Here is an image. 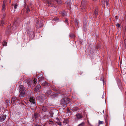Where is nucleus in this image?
Masks as SVG:
<instances>
[{
	"label": "nucleus",
	"mask_w": 126,
	"mask_h": 126,
	"mask_svg": "<svg viewBox=\"0 0 126 126\" xmlns=\"http://www.w3.org/2000/svg\"><path fill=\"white\" fill-rule=\"evenodd\" d=\"M67 7H68L69 8H71V5L69 3H67Z\"/></svg>",
	"instance_id": "c85d7f7f"
},
{
	"label": "nucleus",
	"mask_w": 126,
	"mask_h": 126,
	"mask_svg": "<svg viewBox=\"0 0 126 126\" xmlns=\"http://www.w3.org/2000/svg\"><path fill=\"white\" fill-rule=\"evenodd\" d=\"M19 91H20L19 94V97H23L25 96L26 95L25 90L24 87L22 85H20L19 87Z\"/></svg>",
	"instance_id": "f03ea898"
},
{
	"label": "nucleus",
	"mask_w": 126,
	"mask_h": 126,
	"mask_svg": "<svg viewBox=\"0 0 126 126\" xmlns=\"http://www.w3.org/2000/svg\"><path fill=\"white\" fill-rule=\"evenodd\" d=\"M53 0H44V2L50 5L51 3V2L53 1ZM55 1L57 2L58 4H61L62 2L61 0H55Z\"/></svg>",
	"instance_id": "7ed1b4c3"
},
{
	"label": "nucleus",
	"mask_w": 126,
	"mask_h": 126,
	"mask_svg": "<svg viewBox=\"0 0 126 126\" xmlns=\"http://www.w3.org/2000/svg\"><path fill=\"white\" fill-rule=\"evenodd\" d=\"M100 80L101 81H103V83H104V79H103V77H102V76L101 77V78L100 79Z\"/></svg>",
	"instance_id": "c9c22d12"
},
{
	"label": "nucleus",
	"mask_w": 126,
	"mask_h": 126,
	"mask_svg": "<svg viewBox=\"0 0 126 126\" xmlns=\"http://www.w3.org/2000/svg\"><path fill=\"white\" fill-rule=\"evenodd\" d=\"M15 23H14L13 25L12 26L10 23L8 24V26L6 27V29L5 34L7 35H9L12 30H14L16 29L15 28H14V26L15 25Z\"/></svg>",
	"instance_id": "f257e3e1"
},
{
	"label": "nucleus",
	"mask_w": 126,
	"mask_h": 126,
	"mask_svg": "<svg viewBox=\"0 0 126 126\" xmlns=\"http://www.w3.org/2000/svg\"><path fill=\"white\" fill-rule=\"evenodd\" d=\"M69 100V99L68 98H64L62 99L60 101V104L62 106L65 105L67 103V102Z\"/></svg>",
	"instance_id": "39448f33"
},
{
	"label": "nucleus",
	"mask_w": 126,
	"mask_h": 126,
	"mask_svg": "<svg viewBox=\"0 0 126 126\" xmlns=\"http://www.w3.org/2000/svg\"><path fill=\"white\" fill-rule=\"evenodd\" d=\"M76 117L75 118L76 120H79L81 119L83 117L82 114L80 113L76 114Z\"/></svg>",
	"instance_id": "0eeeda50"
},
{
	"label": "nucleus",
	"mask_w": 126,
	"mask_h": 126,
	"mask_svg": "<svg viewBox=\"0 0 126 126\" xmlns=\"http://www.w3.org/2000/svg\"><path fill=\"white\" fill-rule=\"evenodd\" d=\"M29 101L30 102L32 103L33 104H35L36 103L35 102L34 98L33 97H30L29 99Z\"/></svg>",
	"instance_id": "f8f14e48"
},
{
	"label": "nucleus",
	"mask_w": 126,
	"mask_h": 126,
	"mask_svg": "<svg viewBox=\"0 0 126 126\" xmlns=\"http://www.w3.org/2000/svg\"><path fill=\"white\" fill-rule=\"evenodd\" d=\"M65 3L66 4V2H65Z\"/></svg>",
	"instance_id": "8fccbe9b"
},
{
	"label": "nucleus",
	"mask_w": 126,
	"mask_h": 126,
	"mask_svg": "<svg viewBox=\"0 0 126 126\" xmlns=\"http://www.w3.org/2000/svg\"><path fill=\"white\" fill-rule=\"evenodd\" d=\"M4 25V22L3 20H2L1 22H0V28L3 27Z\"/></svg>",
	"instance_id": "4468645a"
},
{
	"label": "nucleus",
	"mask_w": 126,
	"mask_h": 126,
	"mask_svg": "<svg viewBox=\"0 0 126 126\" xmlns=\"http://www.w3.org/2000/svg\"><path fill=\"white\" fill-rule=\"evenodd\" d=\"M53 90L55 91H57V90L56 89V88L54 86H53L52 87Z\"/></svg>",
	"instance_id": "473e14b6"
},
{
	"label": "nucleus",
	"mask_w": 126,
	"mask_h": 126,
	"mask_svg": "<svg viewBox=\"0 0 126 126\" xmlns=\"http://www.w3.org/2000/svg\"><path fill=\"white\" fill-rule=\"evenodd\" d=\"M23 80V79H21V80Z\"/></svg>",
	"instance_id": "de8ad7c7"
},
{
	"label": "nucleus",
	"mask_w": 126,
	"mask_h": 126,
	"mask_svg": "<svg viewBox=\"0 0 126 126\" xmlns=\"http://www.w3.org/2000/svg\"><path fill=\"white\" fill-rule=\"evenodd\" d=\"M68 20L67 19H65V20L64 21L65 23L66 24H67L68 25V23L67 22Z\"/></svg>",
	"instance_id": "e433bc0d"
},
{
	"label": "nucleus",
	"mask_w": 126,
	"mask_h": 126,
	"mask_svg": "<svg viewBox=\"0 0 126 126\" xmlns=\"http://www.w3.org/2000/svg\"><path fill=\"white\" fill-rule=\"evenodd\" d=\"M50 114V115L51 117H53V114H54V113L52 111H50L49 113Z\"/></svg>",
	"instance_id": "393cba45"
},
{
	"label": "nucleus",
	"mask_w": 126,
	"mask_h": 126,
	"mask_svg": "<svg viewBox=\"0 0 126 126\" xmlns=\"http://www.w3.org/2000/svg\"><path fill=\"white\" fill-rule=\"evenodd\" d=\"M106 5L107 6H109V3L108 1V0H107L106 1Z\"/></svg>",
	"instance_id": "72a5a7b5"
},
{
	"label": "nucleus",
	"mask_w": 126,
	"mask_h": 126,
	"mask_svg": "<svg viewBox=\"0 0 126 126\" xmlns=\"http://www.w3.org/2000/svg\"><path fill=\"white\" fill-rule=\"evenodd\" d=\"M12 5L13 6L14 5V9L15 10L16 9L18 6L17 4L16 3H15V4H12Z\"/></svg>",
	"instance_id": "5701e85b"
},
{
	"label": "nucleus",
	"mask_w": 126,
	"mask_h": 126,
	"mask_svg": "<svg viewBox=\"0 0 126 126\" xmlns=\"http://www.w3.org/2000/svg\"><path fill=\"white\" fill-rule=\"evenodd\" d=\"M35 126H41L40 125H37Z\"/></svg>",
	"instance_id": "49530a36"
},
{
	"label": "nucleus",
	"mask_w": 126,
	"mask_h": 126,
	"mask_svg": "<svg viewBox=\"0 0 126 126\" xmlns=\"http://www.w3.org/2000/svg\"><path fill=\"white\" fill-rule=\"evenodd\" d=\"M5 4H3V5L2 6V10H4V9L5 7Z\"/></svg>",
	"instance_id": "7c9ffc66"
},
{
	"label": "nucleus",
	"mask_w": 126,
	"mask_h": 126,
	"mask_svg": "<svg viewBox=\"0 0 126 126\" xmlns=\"http://www.w3.org/2000/svg\"><path fill=\"white\" fill-rule=\"evenodd\" d=\"M10 2H11V1H10Z\"/></svg>",
	"instance_id": "603ef678"
},
{
	"label": "nucleus",
	"mask_w": 126,
	"mask_h": 126,
	"mask_svg": "<svg viewBox=\"0 0 126 126\" xmlns=\"http://www.w3.org/2000/svg\"><path fill=\"white\" fill-rule=\"evenodd\" d=\"M103 122L102 121H101L100 120L99 121V124H103Z\"/></svg>",
	"instance_id": "4c0bfd02"
},
{
	"label": "nucleus",
	"mask_w": 126,
	"mask_h": 126,
	"mask_svg": "<svg viewBox=\"0 0 126 126\" xmlns=\"http://www.w3.org/2000/svg\"><path fill=\"white\" fill-rule=\"evenodd\" d=\"M52 92L50 90L47 91L46 93V94L47 95H50L52 93Z\"/></svg>",
	"instance_id": "ddd939ff"
},
{
	"label": "nucleus",
	"mask_w": 126,
	"mask_h": 126,
	"mask_svg": "<svg viewBox=\"0 0 126 126\" xmlns=\"http://www.w3.org/2000/svg\"><path fill=\"white\" fill-rule=\"evenodd\" d=\"M45 97L44 95H43V96L40 95L38 97V101L42 103L45 100Z\"/></svg>",
	"instance_id": "423d86ee"
},
{
	"label": "nucleus",
	"mask_w": 126,
	"mask_h": 126,
	"mask_svg": "<svg viewBox=\"0 0 126 126\" xmlns=\"http://www.w3.org/2000/svg\"><path fill=\"white\" fill-rule=\"evenodd\" d=\"M43 78V76H41L39 77L38 79V81H41L42 80Z\"/></svg>",
	"instance_id": "a878e982"
},
{
	"label": "nucleus",
	"mask_w": 126,
	"mask_h": 126,
	"mask_svg": "<svg viewBox=\"0 0 126 126\" xmlns=\"http://www.w3.org/2000/svg\"><path fill=\"white\" fill-rule=\"evenodd\" d=\"M6 117V115H2L0 117V122L3 121L5 119Z\"/></svg>",
	"instance_id": "9b49d317"
},
{
	"label": "nucleus",
	"mask_w": 126,
	"mask_h": 126,
	"mask_svg": "<svg viewBox=\"0 0 126 126\" xmlns=\"http://www.w3.org/2000/svg\"><path fill=\"white\" fill-rule=\"evenodd\" d=\"M27 33L30 36L34 37V32L32 30L31 31H28Z\"/></svg>",
	"instance_id": "9d476101"
},
{
	"label": "nucleus",
	"mask_w": 126,
	"mask_h": 126,
	"mask_svg": "<svg viewBox=\"0 0 126 126\" xmlns=\"http://www.w3.org/2000/svg\"><path fill=\"white\" fill-rule=\"evenodd\" d=\"M69 36L71 38H74L75 36V34L72 33H71L69 34Z\"/></svg>",
	"instance_id": "a211bd4d"
},
{
	"label": "nucleus",
	"mask_w": 126,
	"mask_h": 126,
	"mask_svg": "<svg viewBox=\"0 0 126 126\" xmlns=\"http://www.w3.org/2000/svg\"><path fill=\"white\" fill-rule=\"evenodd\" d=\"M67 111H69V110H67Z\"/></svg>",
	"instance_id": "3c124183"
},
{
	"label": "nucleus",
	"mask_w": 126,
	"mask_h": 126,
	"mask_svg": "<svg viewBox=\"0 0 126 126\" xmlns=\"http://www.w3.org/2000/svg\"><path fill=\"white\" fill-rule=\"evenodd\" d=\"M41 87L40 84H38L34 88V91L35 92H36L39 91L41 88Z\"/></svg>",
	"instance_id": "1a4fd4ad"
},
{
	"label": "nucleus",
	"mask_w": 126,
	"mask_h": 126,
	"mask_svg": "<svg viewBox=\"0 0 126 126\" xmlns=\"http://www.w3.org/2000/svg\"><path fill=\"white\" fill-rule=\"evenodd\" d=\"M83 2H81V6H83Z\"/></svg>",
	"instance_id": "c03bdc74"
},
{
	"label": "nucleus",
	"mask_w": 126,
	"mask_h": 126,
	"mask_svg": "<svg viewBox=\"0 0 126 126\" xmlns=\"http://www.w3.org/2000/svg\"><path fill=\"white\" fill-rule=\"evenodd\" d=\"M41 85L43 86H45L48 85V83L45 81H43L41 83Z\"/></svg>",
	"instance_id": "dca6fc26"
},
{
	"label": "nucleus",
	"mask_w": 126,
	"mask_h": 126,
	"mask_svg": "<svg viewBox=\"0 0 126 126\" xmlns=\"http://www.w3.org/2000/svg\"><path fill=\"white\" fill-rule=\"evenodd\" d=\"M84 124V122H82L81 123L79 124L78 126H83Z\"/></svg>",
	"instance_id": "2f4dec72"
},
{
	"label": "nucleus",
	"mask_w": 126,
	"mask_h": 126,
	"mask_svg": "<svg viewBox=\"0 0 126 126\" xmlns=\"http://www.w3.org/2000/svg\"><path fill=\"white\" fill-rule=\"evenodd\" d=\"M63 122L64 123L67 124L68 122V119H64L63 121Z\"/></svg>",
	"instance_id": "aec40b11"
},
{
	"label": "nucleus",
	"mask_w": 126,
	"mask_h": 126,
	"mask_svg": "<svg viewBox=\"0 0 126 126\" xmlns=\"http://www.w3.org/2000/svg\"><path fill=\"white\" fill-rule=\"evenodd\" d=\"M116 26H117L118 28H119L120 27V24L119 23H117L116 25Z\"/></svg>",
	"instance_id": "f704fd0d"
},
{
	"label": "nucleus",
	"mask_w": 126,
	"mask_h": 126,
	"mask_svg": "<svg viewBox=\"0 0 126 126\" xmlns=\"http://www.w3.org/2000/svg\"><path fill=\"white\" fill-rule=\"evenodd\" d=\"M7 44V43L6 41H3V46H6Z\"/></svg>",
	"instance_id": "c756f323"
},
{
	"label": "nucleus",
	"mask_w": 126,
	"mask_h": 126,
	"mask_svg": "<svg viewBox=\"0 0 126 126\" xmlns=\"http://www.w3.org/2000/svg\"><path fill=\"white\" fill-rule=\"evenodd\" d=\"M60 14L63 16H66L67 15V13L64 11H62L61 13Z\"/></svg>",
	"instance_id": "2eb2a0df"
},
{
	"label": "nucleus",
	"mask_w": 126,
	"mask_h": 126,
	"mask_svg": "<svg viewBox=\"0 0 126 126\" xmlns=\"http://www.w3.org/2000/svg\"><path fill=\"white\" fill-rule=\"evenodd\" d=\"M103 113L104 112V110H103Z\"/></svg>",
	"instance_id": "09e8293b"
},
{
	"label": "nucleus",
	"mask_w": 126,
	"mask_h": 126,
	"mask_svg": "<svg viewBox=\"0 0 126 126\" xmlns=\"http://www.w3.org/2000/svg\"><path fill=\"white\" fill-rule=\"evenodd\" d=\"M37 82V79L35 78L33 80V84L35 85L36 84V83Z\"/></svg>",
	"instance_id": "b1692460"
},
{
	"label": "nucleus",
	"mask_w": 126,
	"mask_h": 126,
	"mask_svg": "<svg viewBox=\"0 0 126 126\" xmlns=\"http://www.w3.org/2000/svg\"><path fill=\"white\" fill-rule=\"evenodd\" d=\"M5 14H4L3 15V18H4V17H5Z\"/></svg>",
	"instance_id": "37998d69"
},
{
	"label": "nucleus",
	"mask_w": 126,
	"mask_h": 126,
	"mask_svg": "<svg viewBox=\"0 0 126 126\" xmlns=\"http://www.w3.org/2000/svg\"><path fill=\"white\" fill-rule=\"evenodd\" d=\"M47 110V109H46V108H45H45L44 107H43V110L44 111H45L46 110Z\"/></svg>",
	"instance_id": "a19ab883"
},
{
	"label": "nucleus",
	"mask_w": 126,
	"mask_h": 126,
	"mask_svg": "<svg viewBox=\"0 0 126 126\" xmlns=\"http://www.w3.org/2000/svg\"><path fill=\"white\" fill-rule=\"evenodd\" d=\"M31 82L30 80H28L24 82V89L26 88L27 89L31 87Z\"/></svg>",
	"instance_id": "20e7f679"
},
{
	"label": "nucleus",
	"mask_w": 126,
	"mask_h": 126,
	"mask_svg": "<svg viewBox=\"0 0 126 126\" xmlns=\"http://www.w3.org/2000/svg\"><path fill=\"white\" fill-rule=\"evenodd\" d=\"M38 114L37 113H35L34 114V117L35 119H36L37 118Z\"/></svg>",
	"instance_id": "4be33fe9"
},
{
	"label": "nucleus",
	"mask_w": 126,
	"mask_h": 126,
	"mask_svg": "<svg viewBox=\"0 0 126 126\" xmlns=\"http://www.w3.org/2000/svg\"><path fill=\"white\" fill-rule=\"evenodd\" d=\"M120 80H119V81H118L117 82V83L118 84V86L120 85Z\"/></svg>",
	"instance_id": "58836bf2"
},
{
	"label": "nucleus",
	"mask_w": 126,
	"mask_h": 126,
	"mask_svg": "<svg viewBox=\"0 0 126 126\" xmlns=\"http://www.w3.org/2000/svg\"><path fill=\"white\" fill-rule=\"evenodd\" d=\"M57 124H58L59 125V126H61L62 125L61 122H60V121L59 122H58V123Z\"/></svg>",
	"instance_id": "ea45409f"
},
{
	"label": "nucleus",
	"mask_w": 126,
	"mask_h": 126,
	"mask_svg": "<svg viewBox=\"0 0 126 126\" xmlns=\"http://www.w3.org/2000/svg\"><path fill=\"white\" fill-rule=\"evenodd\" d=\"M30 9L29 7H27L26 10V13H27L28 12H30Z\"/></svg>",
	"instance_id": "bb28decb"
},
{
	"label": "nucleus",
	"mask_w": 126,
	"mask_h": 126,
	"mask_svg": "<svg viewBox=\"0 0 126 126\" xmlns=\"http://www.w3.org/2000/svg\"><path fill=\"white\" fill-rule=\"evenodd\" d=\"M105 122L106 124L107 123V120L106 119H105Z\"/></svg>",
	"instance_id": "79ce46f5"
},
{
	"label": "nucleus",
	"mask_w": 126,
	"mask_h": 126,
	"mask_svg": "<svg viewBox=\"0 0 126 126\" xmlns=\"http://www.w3.org/2000/svg\"><path fill=\"white\" fill-rule=\"evenodd\" d=\"M76 26L77 27L78 26L79 24L78 21L76 19H75L74 20Z\"/></svg>",
	"instance_id": "6ab92c4d"
},
{
	"label": "nucleus",
	"mask_w": 126,
	"mask_h": 126,
	"mask_svg": "<svg viewBox=\"0 0 126 126\" xmlns=\"http://www.w3.org/2000/svg\"><path fill=\"white\" fill-rule=\"evenodd\" d=\"M36 20L37 22H36V27L37 28H41L42 27V25L41 23H39V21L38 20V19H37Z\"/></svg>",
	"instance_id": "6e6552de"
},
{
	"label": "nucleus",
	"mask_w": 126,
	"mask_h": 126,
	"mask_svg": "<svg viewBox=\"0 0 126 126\" xmlns=\"http://www.w3.org/2000/svg\"><path fill=\"white\" fill-rule=\"evenodd\" d=\"M98 9H95L94 14V15H95V16H97L98 15Z\"/></svg>",
	"instance_id": "f3484780"
},
{
	"label": "nucleus",
	"mask_w": 126,
	"mask_h": 126,
	"mask_svg": "<svg viewBox=\"0 0 126 126\" xmlns=\"http://www.w3.org/2000/svg\"><path fill=\"white\" fill-rule=\"evenodd\" d=\"M54 121L56 123H58V122H59L60 121L59 119L58 118L54 119Z\"/></svg>",
	"instance_id": "412c9836"
},
{
	"label": "nucleus",
	"mask_w": 126,
	"mask_h": 126,
	"mask_svg": "<svg viewBox=\"0 0 126 126\" xmlns=\"http://www.w3.org/2000/svg\"><path fill=\"white\" fill-rule=\"evenodd\" d=\"M17 99V97H13L12 98V101H14Z\"/></svg>",
	"instance_id": "cd10ccee"
},
{
	"label": "nucleus",
	"mask_w": 126,
	"mask_h": 126,
	"mask_svg": "<svg viewBox=\"0 0 126 126\" xmlns=\"http://www.w3.org/2000/svg\"><path fill=\"white\" fill-rule=\"evenodd\" d=\"M5 0H4L3 1V4H5Z\"/></svg>",
	"instance_id": "a18cd8bd"
}]
</instances>
